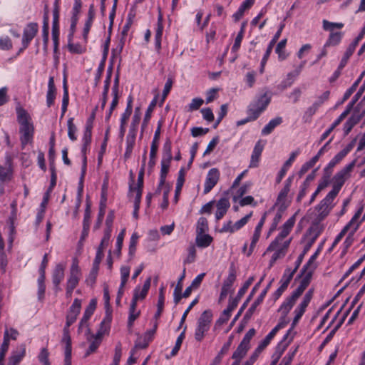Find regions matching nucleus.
Masks as SVG:
<instances>
[{"mask_svg":"<svg viewBox=\"0 0 365 365\" xmlns=\"http://www.w3.org/2000/svg\"><path fill=\"white\" fill-rule=\"evenodd\" d=\"M17 121L19 124L20 141L22 148L32 142L34 126L28 112L21 106L16 108Z\"/></svg>","mask_w":365,"mask_h":365,"instance_id":"1","label":"nucleus"},{"mask_svg":"<svg viewBox=\"0 0 365 365\" xmlns=\"http://www.w3.org/2000/svg\"><path fill=\"white\" fill-rule=\"evenodd\" d=\"M212 319V313L210 310L204 311L197 319L195 331V339L197 341H202L206 333L209 331Z\"/></svg>","mask_w":365,"mask_h":365,"instance_id":"2","label":"nucleus"},{"mask_svg":"<svg viewBox=\"0 0 365 365\" xmlns=\"http://www.w3.org/2000/svg\"><path fill=\"white\" fill-rule=\"evenodd\" d=\"M356 162V160H352L334 175L333 178V187L329 192L330 193L337 196L345 181L350 177V173L354 169Z\"/></svg>","mask_w":365,"mask_h":365,"instance_id":"3","label":"nucleus"},{"mask_svg":"<svg viewBox=\"0 0 365 365\" xmlns=\"http://www.w3.org/2000/svg\"><path fill=\"white\" fill-rule=\"evenodd\" d=\"M336 196L329 192L327 196L320 201L315 207V221L320 222L324 220L330 213L334 205L333 203Z\"/></svg>","mask_w":365,"mask_h":365,"instance_id":"4","label":"nucleus"},{"mask_svg":"<svg viewBox=\"0 0 365 365\" xmlns=\"http://www.w3.org/2000/svg\"><path fill=\"white\" fill-rule=\"evenodd\" d=\"M270 101V97L267 93L259 96L250 103L247 113H252L258 118L262 113L266 110Z\"/></svg>","mask_w":365,"mask_h":365,"instance_id":"5","label":"nucleus"},{"mask_svg":"<svg viewBox=\"0 0 365 365\" xmlns=\"http://www.w3.org/2000/svg\"><path fill=\"white\" fill-rule=\"evenodd\" d=\"M296 221V215H292L289 218L282 226L281 231L277 237L270 243L269 247L267 248L266 252H272L279 242H283L284 239L286 238L291 230H292Z\"/></svg>","mask_w":365,"mask_h":365,"instance_id":"6","label":"nucleus"},{"mask_svg":"<svg viewBox=\"0 0 365 365\" xmlns=\"http://www.w3.org/2000/svg\"><path fill=\"white\" fill-rule=\"evenodd\" d=\"M81 277V269L78 266V262L76 258L73 259L70 269V273L66 282V287L70 289H74L78 284Z\"/></svg>","mask_w":365,"mask_h":365,"instance_id":"7","label":"nucleus"},{"mask_svg":"<svg viewBox=\"0 0 365 365\" xmlns=\"http://www.w3.org/2000/svg\"><path fill=\"white\" fill-rule=\"evenodd\" d=\"M314 294V289H309L305 295L303 297L302 301L300 302V304L297 306V307L294 309V318L293 319V324H296L299 320L301 319V317L304 314L306 309L307 306L309 305V302H311Z\"/></svg>","mask_w":365,"mask_h":365,"instance_id":"8","label":"nucleus"},{"mask_svg":"<svg viewBox=\"0 0 365 365\" xmlns=\"http://www.w3.org/2000/svg\"><path fill=\"white\" fill-rule=\"evenodd\" d=\"M81 308V301L79 299H75L66 315L65 327L69 329V327L76 322L77 317L80 313Z\"/></svg>","mask_w":365,"mask_h":365,"instance_id":"9","label":"nucleus"},{"mask_svg":"<svg viewBox=\"0 0 365 365\" xmlns=\"http://www.w3.org/2000/svg\"><path fill=\"white\" fill-rule=\"evenodd\" d=\"M291 241L292 238L287 240L283 242H279V244H277V246L273 250L274 251V252L272 255L269 262L270 267L273 266V264L276 262L277 259L283 258L286 255Z\"/></svg>","mask_w":365,"mask_h":365,"instance_id":"10","label":"nucleus"},{"mask_svg":"<svg viewBox=\"0 0 365 365\" xmlns=\"http://www.w3.org/2000/svg\"><path fill=\"white\" fill-rule=\"evenodd\" d=\"M220 179V171L217 168H212L209 170L204 186V194H207L216 185Z\"/></svg>","mask_w":365,"mask_h":365,"instance_id":"11","label":"nucleus"},{"mask_svg":"<svg viewBox=\"0 0 365 365\" xmlns=\"http://www.w3.org/2000/svg\"><path fill=\"white\" fill-rule=\"evenodd\" d=\"M103 256V253H101V251H97L95 259L93 263V267L89 273L88 277L86 279V282L87 283V284L93 285V284H95L98 272L99 270V265Z\"/></svg>","mask_w":365,"mask_h":365,"instance_id":"12","label":"nucleus"},{"mask_svg":"<svg viewBox=\"0 0 365 365\" xmlns=\"http://www.w3.org/2000/svg\"><path fill=\"white\" fill-rule=\"evenodd\" d=\"M14 169L11 157H6V165L0 164V181L1 182H10L13 179Z\"/></svg>","mask_w":365,"mask_h":365,"instance_id":"13","label":"nucleus"},{"mask_svg":"<svg viewBox=\"0 0 365 365\" xmlns=\"http://www.w3.org/2000/svg\"><path fill=\"white\" fill-rule=\"evenodd\" d=\"M38 31V25L37 23L31 22L28 24L24 29L22 36V44L28 45L31 40L36 36Z\"/></svg>","mask_w":365,"mask_h":365,"instance_id":"14","label":"nucleus"},{"mask_svg":"<svg viewBox=\"0 0 365 365\" xmlns=\"http://www.w3.org/2000/svg\"><path fill=\"white\" fill-rule=\"evenodd\" d=\"M266 141L263 140H259L253 149L250 163L249 168H257L259 165V161L261 154L264 150Z\"/></svg>","mask_w":365,"mask_h":365,"instance_id":"15","label":"nucleus"},{"mask_svg":"<svg viewBox=\"0 0 365 365\" xmlns=\"http://www.w3.org/2000/svg\"><path fill=\"white\" fill-rule=\"evenodd\" d=\"M65 265L58 264L52 274V282L54 285V290L58 292L61 290L60 284L64 278Z\"/></svg>","mask_w":365,"mask_h":365,"instance_id":"16","label":"nucleus"},{"mask_svg":"<svg viewBox=\"0 0 365 365\" xmlns=\"http://www.w3.org/2000/svg\"><path fill=\"white\" fill-rule=\"evenodd\" d=\"M292 180H293V177H289L286 180L284 186L279 192V193L277 196V201L274 204V206L272 208H274L276 206H279V207L282 208V205L287 207V205H286L285 201H286V197H287L289 192L290 191V187H291V185L292 182Z\"/></svg>","mask_w":365,"mask_h":365,"instance_id":"17","label":"nucleus"},{"mask_svg":"<svg viewBox=\"0 0 365 365\" xmlns=\"http://www.w3.org/2000/svg\"><path fill=\"white\" fill-rule=\"evenodd\" d=\"M103 332L102 330H99L95 335H91L88 336L87 339L91 342L88 349H87L85 357L88 356L92 353H94L98 349L100 346L102 338H103Z\"/></svg>","mask_w":365,"mask_h":365,"instance_id":"18","label":"nucleus"},{"mask_svg":"<svg viewBox=\"0 0 365 365\" xmlns=\"http://www.w3.org/2000/svg\"><path fill=\"white\" fill-rule=\"evenodd\" d=\"M97 302L96 299H93L90 301L89 304L85 309L83 313V316L80 321L78 331H81V329L86 327H88V322L90 319L91 317L93 315L96 308Z\"/></svg>","mask_w":365,"mask_h":365,"instance_id":"19","label":"nucleus"},{"mask_svg":"<svg viewBox=\"0 0 365 365\" xmlns=\"http://www.w3.org/2000/svg\"><path fill=\"white\" fill-rule=\"evenodd\" d=\"M26 354V346L21 344L16 347V350L13 351L8 365H18Z\"/></svg>","mask_w":365,"mask_h":365,"instance_id":"20","label":"nucleus"},{"mask_svg":"<svg viewBox=\"0 0 365 365\" xmlns=\"http://www.w3.org/2000/svg\"><path fill=\"white\" fill-rule=\"evenodd\" d=\"M230 206V203L229 200L226 197L220 198L216 205L217 211L215 213L216 220H220L222 219L224 215L227 213L229 207Z\"/></svg>","mask_w":365,"mask_h":365,"instance_id":"21","label":"nucleus"},{"mask_svg":"<svg viewBox=\"0 0 365 365\" xmlns=\"http://www.w3.org/2000/svg\"><path fill=\"white\" fill-rule=\"evenodd\" d=\"M150 284H151V277H149L145 281L142 289H140V287H136L135 289L133 299H135L136 302L139 299H143L145 298V297L149 291V289L150 287Z\"/></svg>","mask_w":365,"mask_h":365,"instance_id":"22","label":"nucleus"},{"mask_svg":"<svg viewBox=\"0 0 365 365\" xmlns=\"http://www.w3.org/2000/svg\"><path fill=\"white\" fill-rule=\"evenodd\" d=\"M297 151L292 152L289 158V159L284 163L282 168H281L280 171L279 172L277 177L276 178V182L277 184L280 183L282 178L285 175L287 170L289 168V167L292 165V163L295 160L297 155H298Z\"/></svg>","mask_w":365,"mask_h":365,"instance_id":"23","label":"nucleus"},{"mask_svg":"<svg viewBox=\"0 0 365 365\" xmlns=\"http://www.w3.org/2000/svg\"><path fill=\"white\" fill-rule=\"evenodd\" d=\"M56 88L54 84V78L51 76L48 83V91L46 94V104L48 107H51L54 103L56 98Z\"/></svg>","mask_w":365,"mask_h":365,"instance_id":"24","label":"nucleus"},{"mask_svg":"<svg viewBox=\"0 0 365 365\" xmlns=\"http://www.w3.org/2000/svg\"><path fill=\"white\" fill-rule=\"evenodd\" d=\"M271 283H272V282H270L267 284L266 288L261 292V294L257 297V299L254 302V303L248 309V310L247 311V312L245 314V317H250L254 314V312H255L257 307L262 302L264 297L267 294V292L268 289H269V287L271 286Z\"/></svg>","mask_w":365,"mask_h":365,"instance_id":"25","label":"nucleus"},{"mask_svg":"<svg viewBox=\"0 0 365 365\" xmlns=\"http://www.w3.org/2000/svg\"><path fill=\"white\" fill-rule=\"evenodd\" d=\"M286 208H287V206H284V205L282 206V208L281 207L278 208V210L277 211V212L274 215V217L272 220V222L270 225V227L267 232V237H269L277 230L278 224L281 221V220L282 218L283 212L286 210Z\"/></svg>","mask_w":365,"mask_h":365,"instance_id":"26","label":"nucleus"},{"mask_svg":"<svg viewBox=\"0 0 365 365\" xmlns=\"http://www.w3.org/2000/svg\"><path fill=\"white\" fill-rule=\"evenodd\" d=\"M48 21H49L48 7L47 5H46L45 9H44L43 27H42V38H43V43L44 45H46L48 43V30H49Z\"/></svg>","mask_w":365,"mask_h":365,"instance_id":"27","label":"nucleus"},{"mask_svg":"<svg viewBox=\"0 0 365 365\" xmlns=\"http://www.w3.org/2000/svg\"><path fill=\"white\" fill-rule=\"evenodd\" d=\"M137 302H135V299H132L130 309H129V317L128 321V327H131L135 322V320L139 317L140 312L136 309Z\"/></svg>","mask_w":365,"mask_h":365,"instance_id":"28","label":"nucleus"},{"mask_svg":"<svg viewBox=\"0 0 365 365\" xmlns=\"http://www.w3.org/2000/svg\"><path fill=\"white\" fill-rule=\"evenodd\" d=\"M296 301L292 297H287L278 309L282 317H286L294 305Z\"/></svg>","mask_w":365,"mask_h":365,"instance_id":"29","label":"nucleus"},{"mask_svg":"<svg viewBox=\"0 0 365 365\" xmlns=\"http://www.w3.org/2000/svg\"><path fill=\"white\" fill-rule=\"evenodd\" d=\"M213 239L207 234H199L196 233V244L199 247H207L210 245Z\"/></svg>","mask_w":365,"mask_h":365,"instance_id":"30","label":"nucleus"},{"mask_svg":"<svg viewBox=\"0 0 365 365\" xmlns=\"http://www.w3.org/2000/svg\"><path fill=\"white\" fill-rule=\"evenodd\" d=\"M236 269L235 264H231L229 268V274L228 277L224 280L222 287L230 289L236 280Z\"/></svg>","mask_w":365,"mask_h":365,"instance_id":"31","label":"nucleus"},{"mask_svg":"<svg viewBox=\"0 0 365 365\" xmlns=\"http://www.w3.org/2000/svg\"><path fill=\"white\" fill-rule=\"evenodd\" d=\"M171 161L172 160L165 159H162L161 160V169L160 174V185H164L165 184V180L169 172Z\"/></svg>","mask_w":365,"mask_h":365,"instance_id":"32","label":"nucleus"},{"mask_svg":"<svg viewBox=\"0 0 365 365\" xmlns=\"http://www.w3.org/2000/svg\"><path fill=\"white\" fill-rule=\"evenodd\" d=\"M282 123V118L281 117H277L274 119H272L262 130V134L264 135H269L277 125H280Z\"/></svg>","mask_w":365,"mask_h":365,"instance_id":"33","label":"nucleus"},{"mask_svg":"<svg viewBox=\"0 0 365 365\" xmlns=\"http://www.w3.org/2000/svg\"><path fill=\"white\" fill-rule=\"evenodd\" d=\"M356 139L349 143L343 150L338 153L332 159L338 164L354 147Z\"/></svg>","mask_w":365,"mask_h":365,"instance_id":"34","label":"nucleus"},{"mask_svg":"<svg viewBox=\"0 0 365 365\" xmlns=\"http://www.w3.org/2000/svg\"><path fill=\"white\" fill-rule=\"evenodd\" d=\"M144 168H141L140 170L139 171L138 176V182L137 186L132 188L130 187V191L135 192L136 196L142 197L143 193V178H144Z\"/></svg>","mask_w":365,"mask_h":365,"instance_id":"35","label":"nucleus"},{"mask_svg":"<svg viewBox=\"0 0 365 365\" xmlns=\"http://www.w3.org/2000/svg\"><path fill=\"white\" fill-rule=\"evenodd\" d=\"M9 346V331L6 330L4 335V341L1 346L0 349V365L4 364L3 361L6 355V353L8 351Z\"/></svg>","mask_w":365,"mask_h":365,"instance_id":"36","label":"nucleus"},{"mask_svg":"<svg viewBox=\"0 0 365 365\" xmlns=\"http://www.w3.org/2000/svg\"><path fill=\"white\" fill-rule=\"evenodd\" d=\"M250 349V346H247L240 343L237 349L233 352L232 358L234 360L241 361L242 358L247 354V351Z\"/></svg>","mask_w":365,"mask_h":365,"instance_id":"37","label":"nucleus"},{"mask_svg":"<svg viewBox=\"0 0 365 365\" xmlns=\"http://www.w3.org/2000/svg\"><path fill=\"white\" fill-rule=\"evenodd\" d=\"M90 145H86V144L83 143L81 153L83 155L82 160V169H81V175L80 178V184H83V179L86 173L87 169V157L86 153Z\"/></svg>","mask_w":365,"mask_h":365,"instance_id":"38","label":"nucleus"},{"mask_svg":"<svg viewBox=\"0 0 365 365\" xmlns=\"http://www.w3.org/2000/svg\"><path fill=\"white\" fill-rule=\"evenodd\" d=\"M62 343L66 344L65 346V354H71L72 348H71V339L69 334V329L67 327L63 328Z\"/></svg>","mask_w":365,"mask_h":365,"instance_id":"39","label":"nucleus"},{"mask_svg":"<svg viewBox=\"0 0 365 365\" xmlns=\"http://www.w3.org/2000/svg\"><path fill=\"white\" fill-rule=\"evenodd\" d=\"M280 328V325L277 324L272 330L265 336V338L259 343L258 345L259 347H261L262 349H264L266 346L270 343L271 340L275 336L277 332Z\"/></svg>","mask_w":365,"mask_h":365,"instance_id":"40","label":"nucleus"},{"mask_svg":"<svg viewBox=\"0 0 365 365\" xmlns=\"http://www.w3.org/2000/svg\"><path fill=\"white\" fill-rule=\"evenodd\" d=\"M157 98H158V96H156L154 98V99L151 101L148 108H147V110H146L145 116H144L143 122L142 124L143 130L147 126V124H148V121L150 120V118L151 117V113L153 112L154 108L155 107V106L157 104Z\"/></svg>","mask_w":365,"mask_h":365,"instance_id":"41","label":"nucleus"},{"mask_svg":"<svg viewBox=\"0 0 365 365\" xmlns=\"http://www.w3.org/2000/svg\"><path fill=\"white\" fill-rule=\"evenodd\" d=\"M135 138L136 137H132L127 136L126 138V148L125 152L124 153V158L125 159H128L131 156L135 143Z\"/></svg>","mask_w":365,"mask_h":365,"instance_id":"42","label":"nucleus"},{"mask_svg":"<svg viewBox=\"0 0 365 365\" xmlns=\"http://www.w3.org/2000/svg\"><path fill=\"white\" fill-rule=\"evenodd\" d=\"M343 34L344 33L341 31L330 33L327 44L328 46H336L340 43Z\"/></svg>","mask_w":365,"mask_h":365,"instance_id":"43","label":"nucleus"},{"mask_svg":"<svg viewBox=\"0 0 365 365\" xmlns=\"http://www.w3.org/2000/svg\"><path fill=\"white\" fill-rule=\"evenodd\" d=\"M323 29L326 31H329L330 33L336 32V29H341L344 27L343 23H333L327 20L323 21Z\"/></svg>","mask_w":365,"mask_h":365,"instance_id":"44","label":"nucleus"},{"mask_svg":"<svg viewBox=\"0 0 365 365\" xmlns=\"http://www.w3.org/2000/svg\"><path fill=\"white\" fill-rule=\"evenodd\" d=\"M209 229L207 220L201 217L197 222L196 233L203 234L205 233Z\"/></svg>","mask_w":365,"mask_h":365,"instance_id":"45","label":"nucleus"},{"mask_svg":"<svg viewBox=\"0 0 365 365\" xmlns=\"http://www.w3.org/2000/svg\"><path fill=\"white\" fill-rule=\"evenodd\" d=\"M294 274V270H292L290 268H287L282 279H280L279 283L287 287Z\"/></svg>","mask_w":365,"mask_h":365,"instance_id":"46","label":"nucleus"},{"mask_svg":"<svg viewBox=\"0 0 365 365\" xmlns=\"http://www.w3.org/2000/svg\"><path fill=\"white\" fill-rule=\"evenodd\" d=\"M161 20H162V17H161V16H160L158 18V23H157V27H156L155 35V46L161 45V38H162L163 30V26Z\"/></svg>","mask_w":365,"mask_h":365,"instance_id":"47","label":"nucleus"},{"mask_svg":"<svg viewBox=\"0 0 365 365\" xmlns=\"http://www.w3.org/2000/svg\"><path fill=\"white\" fill-rule=\"evenodd\" d=\"M111 232L112 231L109 230V229H105L103 237L98 247L97 251H101V253H103L104 248L108 245V242L111 236Z\"/></svg>","mask_w":365,"mask_h":365,"instance_id":"48","label":"nucleus"},{"mask_svg":"<svg viewBox=\"0 0 365 365\" xmlns=\"http://www.w3.org/2000/svg\"><path fill=\"white\" fill-rule=\"evenodd\" d=\"M315 268H316V266L313 265V267H311L310 270L307 271L305 272H302V274H304V277L301 280L299 285H301L303 287H304L305 289H307V287L309 286V284L310 283L312 273H313L314 270L315 269Z\"/></svg>","mask_w":365,"mask_h":365,"instance_id":"49","label":"nucleus"},{"mask_svg":"<svg viewBox=\"0 0 365 365\" xmlns=\"http://www.w3.org/2000/svg\"><path fill=\"white\" fill-rule=\"evenodd\" d=\"M17 216L16 215H10L8 219V224L9 228V242L12 243L14 240V235L16 233V227H15V221L16 220Z\"/></svg>","mask_w":365,"mask_h":365,"instance_id":"50","label":"nucleus"},{"mask_svg":"<svg viewBox=\"0 0 365 365\" xmlns=\"http://www.w3.org/2000/svg\"><path fill=\"white\" fill-rule=\"evenodd\" d=\"M67 125H68V135L71 140L74 141L77 138L76 136V132L77 130V128L73 123V118H71L68 120Z\"/></svg>","mask_w":365,"mask_h":365,"instance_id":"51","label":"nucleus"},{"mask_svg":"<svg viewBox=\"0 0 365 365\" xmlns=\"http://www.w3.org/2000/svg\"><path fill=\"white\" fill-rule=\"evenodd\" d=\"M188 255L186 259L184 260L185 264H191L192 263L196 258V248L194 245H191L189 246L187 249Z\"/></svg>","mask_w":365,"mask_h":365,"instance_id":"52","label":"nucleus"},{"mask_svg":"<svg viewBox=\"0 0 365 365\" xmlns=\"http://www.w3.org/2000/svg\"><path fill=\"white\" fill-rule=\"evenodd\" d=\"M49 356V352L46 348L41 349L38 356V361L43 365H50V361L48 359Z\"/></svg>","mask_w":365,"mask_h":365,"instance_id":"53","label":"nucleus"},{"mask_svg":"<svg viewBox=\"0 0 365 365\" xmlns=\"http://www.w3.org/2000/svg\"><path fill=\"white\" fill-rule=\"evenodd\" d=\"M162 159L173 160V155L171 151V142L168 140L163 145V155Z\"/></svg>","mask_w":365,"mask_h":365,"instance_id":"54","label":"nucleus"},{"mask_svg":"<svg viewBox=\"0 0 365 365\" xmlns=\"http://www.w3.org/2000/svg\"><path fill=\"white\" fill-rule=\"evenodd\" d=\"M354 48L355 47H349L345 53L344 54L343 58L341 60V62L339 65V69H343L345 66L346 65L348 60L349 59L350 56L354 53Z\"/></svg>","mask_w":365,"mask_h":365,"instance_id":"55","label":"nucleus"},{"mask_svg":"<svg viewBox=\"0 0 365 365\" xmlns=\"http://www.w3.org/2000/svg\"><path fill=\"white\" fill-rule=\"evenodd\" d=\"M138 235L137 233H133L130 237L129 245V255L133 257L136 251V245L138 240Z\"/></svg>","mask_w":365,"mask_h":365,"instance_id":"56","label":"nucleus"},{"mask_svg":"<svg viewBox=\"0 0 365 365\" xmlns=\"http://www.w3.org/2000/svg\"><path fill=\"white\" fill-rule=\"evenodd\" d=\"M204 101L200 98H195L192 100V102L188 106V111L192 112L198 110L203 104Z\"/></svg>","mask_w":365,"mask_h":365,"instance_id":"57","label":"nucleus"},{"mask_svg":"<svg viewBox=\"0 0 365 365\" xmlns=\"http://www.w3.org/2000/svg\"><path fill=\"white\" fill-rule=\"evenodd\" d=\"M364 76V73L361 75V76L355 81V83L345 92L343 101H346L351 95L356 91V87L358 86L359 82L361 81L362 77Z\"/></svg>","mask_w":365,"mask_h":365,"instance_id":"58","label":"nucleus"},{"mask_svg":"<svg viewBox=\"0 0 365 365\" xmlns=\"http://www.w3.org/2000/svg\"><path fill=\"white\" fill-rule=\"evenodd\" d=\"M90 221H91V208H90V205L88 203H87L86 207L85 210V212H84L83 228L89 230Z\"/></svg>","mask_w":365,"mask_h":365,"instance_id":"59","label":"nucleus"},{"mask_svg":"<svg viewBox=\"0 0 365 365\" xmlns=\"http://www.w3.org/2000/svg\"><path fill=\"white\" fill-rule=\"evenodd\" d=\"M173 83V78H168L165 84L164 89L163 91L161 103H163L164 102V101L165 100V98H167L168 93H170V91L172 88Z\"/></svg>","mask_w":365,"mask_h":365,"instance_id":"60","label":"nucleus"},{"mask_svg":"<svg viewBox=\"0 0 365 365\" xmlns=\"http://www.w3.org/2000/svg\"><path fill=\"white\" fill-rule=\"evenodd\" d=\"M260 235H261V234H259V233H255V232L253 233V235L252 237L251 243H250V247L248 249V252L247 253V257H250L252 254V252L255 248V246L259 240Z\"/></svg>","mask_w":365,"mask_h":365,"instance_id":"61","label":"nucleus"},{"mask_svg":"<svg viewBox=\"0 0 365 365\" xmlns=\"http://www.w3.org/2000/svg\"><path fill=\"white\" fill-rule=\"evenodd\" d=\"M254 277H250L243 284V286L238 291L237 295L239 299H241L243 295L245 294L250 286L254 282Z\"/></svg>","mask_w":365,"mask_h":365,"instance_id":"62","label":"nucleus"},{"mask_svg":"<svg viewBox=\"0 0 365 365\" xmlns=\"http://www.w3.org/2000/svg\"><path fill=\"white\" fill-rule=\"evenodd\" d=\"M319 107L314 103L310 107H309L304 113V118L306 121H309L312 117L316 113Z\"/></svg>","mask_w":365,"mask_h":365,"instance_id":"63","label":"nucleus"},{"mask_svg":"<svg viewBox=\"0 0 365 365\" xmlns=\"http://www.w3.org/2000/svg\"><path fill=\"white\" fill-rule=\"evenodd\" d=\"M330 178L331 175L324 173L323 176L319 182L317 187H319L321 190H323L324 188H326L330 182Z\"/></svg>","mask_w":365,"mask_h":365,"instance_id":"64","label":"nucleus"}]
</instances>
